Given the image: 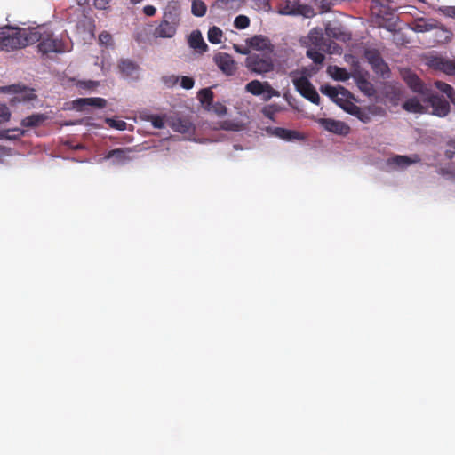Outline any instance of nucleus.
Returning a JSON list of instances; mask_svg holds the SVG:
<instances>
[{
    "label": "nucleus",
    "mask_w": 455,
    "mask_h": 455,
    "mask_svg": "<svg viewBox=\"0 0 455 455\" xmlns=\"http://www.w3.org/2000/svg\"><path fill=\"white\" fill-rule=\"evenodd\" d=\"M277 13L287 16L310 17L314 14V10L308 5L299 4V0H280L277 4Z\"/></svg>",
    "instance_id": "39448f33"
},
{
    "label": "nucleus",
    "mask_w": 455,
    "mask_h": 455,
    "mask_svg": "<svg viewBox=\"0 0 455 455\" xmlns=\"http://www.w3.org/2000/svg\"><path fill=\"white\" fill-rule=\"evenodd\" d=\"M342 108L344 110H346L347 113L356 116L358 119H360L364 124L369 123L371 119V114L367 110L354 104L353 102H350V101L346 102L342 106Z\"/></svg>",
    "instance_id": "f3484780"
},
{
    "label": "nucleus",
    "mask_w": 455,
    "mask_h": 455,
    "mask_svg": "<svg viewBox=\"0 0 455 455\" xmlns=\"http://www.w3.org/2000/svg\"><path fill=\"white\" fill-rule=\"evenodd\" d=\"M318 124L326 131L337 135H347L349 132V127L342 121L331 118H320Z\"/></svg>",
    "instance_id": "9b49d317"
},
{
    "label": "nucleus",
    "mask_w": 455,
    "mask_h": 455,
    "mask_svg": "<svg viewBox=\"0 0 455 455\" xmlns=\"http://www.w3.org/2000/svg\"><path fill=\"white\" fill-rule=\"evenodd\" d=\"M214 94L210 88H204L198 92V99L202 105L207 109L210 110V107L212 104Z\"/></svg>",
    "instance_id": "bb28decb"
},
{
    "label": "nucleus",
    "mask_w": 455,
    "mask_h": 455,
    "mask_svg": "<svg viewBox=\"0 0 455 455\" xmlns=\"http://www.w3.org/2000/svg\"><path fill=\"white\" fill-rule=\"evenodd\" d=\"M0 117L3 118L4 121H9L11 118V111L9 108L3 103H0Z\"/></svg>",
    "instance_id": "58836bf2"
},
{
    "label": "nucleus",
    "mask_w": 455,
    "mask_h": 455,
    "mask_svg": "<svg viewBox=\"0 0 455 455\" xmlns=\"http://www.w3.org/2000/svg\"><path fill=\"white\" fill-rule=\"evenodd\" d=\"M34 98H36V95L34 93V91L33 90H29L28 93L26 94L25 96H23V100H33Z\"/></svg>",
    "instance_id": "de8ad7c7"
},
{
    "label": "nucleus",
    "mask_w": 455,
    "mask_h": 455,
    "mask_svg": "<svg viewBox=\"0 0 455 455\" xmlns=\"http://www.w3.org/2000/svg\"><path fill=\"white\" fill-rule=\"evenodd\" d=\"M245 90L255 96L264 95V100H268L272 97H279L280 92L274 89L268 82H260L259 80H252L245 86Z\"/></svg>",
    "instance_id": "6e6552de"
},
{
    "label": "nucleus",
    "mask_w": 455,
    "mask_h": 455,
    "mask_svg": "<svg viewBox=\"0 0 455 455\" xmlns=\"http://www.w3.org/2000/svg\"><path fill=\"white\" fill-rule=\"evenodd\" d=\"M214 62L226 76H233L237 70V65L234 58L227 52H219L214 58Z\"/></svg>",
    "instance_id": "1a4fd4ad"
},
{
    "label": "nucleus",
    "mask_w": 455,
    "mask_h": 455,
    "mask_svg": "<svg viewBox=\"0 0 455 455\" xmlns=\"http://www.w3.org/2000/svg\"><path fill=\"white\" fill-rule=\"evenodd\" d=\"M47 119L44 114H33L23 118L20 122L21 126L28 128H35L42 124Z\"/></svg>",
    "instance_id": "5701e85b"
},
{
    "label": "nucleus",
    "mask_w": 455,
    "mask_h": 455,
    "mask_svg": "<svg viewBox=\"0 0 455 455\" xmlns=\"http://www.w3.org/2000/svg\"><path fill=\"white\" fill-rule=\"evenodd\" d=\"M250 25V19L245 15H238L234 21V26L238 29H244Z\"/></svg>",
    "instance_id": "2f4dec72"
},
{
    "label": "nucleus",
    "mask_w": 455,
    "mask_h": 455,
    "mask_svg": "<svg viewBox=\"0 0 455 455\" xmlns=\"http://www.w3.org/2000/svg\"><path fill=\"white\" fill-rule=\"evenodd\" d=\"M6 131H10V132H8V138H5V140H20L26 132L24 130L20 128L6 129Z\"/></svg>",
    "instance_id": "72a5a7b5"
},
{
    "label": "nucleus",
    "mask_w": 455,
    "mask_h": 455,
    "mask_svg": "<svg viewBox=\"0 0 455 455\" xmlns=\"http://www.w3.org/2000/svg\"><path fill=\"white\" fill-rule=\"evenodd\" d=\"M273 134L283 140H303L304 135L297 131L285 129L282 127H275L273 131Z\"/></svg>",
    "instance_id": "412c9836"
},
{
    "label": "nucleus",
    "mask_w": 455,
    "mask_h": 455,
    "mask_svg": "<svg viewBox=\"0 0 455 455\" xmlns=\"http://www.w3.org/2000/svg\"><path fill=\"white\" fill-rule=\"evenodd\" d=\"M155 128L162 129L164 125V117L157 115H151L148 119Z\"/></svg>",
    "instance_id": "c9c22d12"
},
{
    "label": "nucleus",
    "mask_w": 455,
    "mask_h": 455,
    "mask_svg": "<svg viewBox=\"0 0 455 455\" xmlns=\"http://www.w3.org/2000/svg\"><path fill=\"white\" fill-rule=\"evenodd\" d=\"M99 41L101 44L108 45L112 42V36L108 32L103 31L99 35Z\"/></svg>",
    "instance_id": "ea45409f"
},
{
    "label": "nucleus",
    "mask_w": 455,
    "mask_h": 455,
    "mask_svg": "<svg viewBox=\"0 0 455 455\" xmlns=\"http://www.w3.org/2000/svg\"><path fill=\"white\" fill-rule=\"evenodd\" d=\"M246 68L251 72L262 75L270 72L274 68L273 60L269 55L252 53L245 60Z\"/></svg>",
    "instance_id": "20e7f679"
},
{
    "label": "nucleus",
    "mask_w": 455,
    "mask_h": 455,
    "mask_svg": "<svg viewBox=\"0 0 455 455\" xmlns=\"http://www.w3.org/2000/svg\"><path fill=\"white\" fill-rule=\"evenodd\" d=\"M106 123L109 127L115 128L119 131H124L126 129L127 124L123 120H115L113 118H106Z\"/></svg>",
    "instance_id": "473e14b6"
},
{
    "label": "nucleus",
    "mask_w": 455,
    "mask_h": 455,
    "mask_svg": "<svg viewBox=\"0 0 455 455\" xmlns=\"http://www.w3.org/2000/svg\"><path fill=\"white\" fill-rule=\"evenodd\" d=\"M405 82L413 92L419 93L420 96H426L430 91L415 74H409L405 76Z\"/></svg>",
    "instance_id": "6ab92c4d"
},
{
    "label": "nucleus",
    "mask_w": 455,
    "mask_h": 455,
    "mask_svg": "<svg viewBox=\"0 0 455 455\" xmlns=\"http://www.w3.org/2000/svg\"><path fill=\"white\" fill-rule=\"evenodd\" d=\"M222 36L223 32L220 28L213 26L209 28L208 40L210 43L214 44H220L221 42Z\"/></svg>",
    "instance_id": "c85d7f7f"
},
{
    "label": "nucleus",
    "mask_w": 455,
    "mask_h": 455,
    "mask_svg": "<svg viewBox=\"0 0 455 455\" xmlns=\"http://www.w3.org/2000/svg\"><path fill=\"white\" fill-rule=\"evenodd\" d=\"M143 12L145 15L151 17L156 14V9L153 5H146L143 8Z\"/></svg>",
    "instance_id": "49530a36"
},
{
    "label": "nucleus",
    "mask_w": 455,
    "mask_h": 455,
    "mask_svg": "<svg viewBox=\"0 0 455 455\" xmlns=\"http://www.w3.org/2000/svg\"><path fill=\"white\" fill-rule=\"evenodd\" d=\"M430 66L447 75L455 74V60H450L443 57H435L430 60Z\"/></svg>",
    "instance_id": "dca6fc26"
},
{
    "label": "nucleus",
    "mask_w": 455,
    "mask_h": 455,
    "mask_svg": "<svg viewBox=\"0 0 455 455\" xmlns=\"http://www.w3.org/2000/svg\"><path fill=\"white\" fill-rule=\"evenodd\" d=\"M320 91L323 94L331 98L334 102L339 104L341 108L344 105L342 100L344 98H347L350 93L349 92L342 86L339 88L333 87L331 85H323L320 88Z\"/></svg>",
    "instance_id": "f8f14e48"
},
{
    "label": "nucleus",
    "mask_w": 455,
    "mask_h": 455,
    "mask_svg": "<svg viewBox=\"0 0 455 455\" xmlns=\"http://www.w3.org/2000/svg\"><path fill=\"white\" fill-rule=\"evenodd\" d=\"M118 69L124 77H130L132 79H138L140 67L134 61L124 59L118 63Z\"/></svg>",
    "instance_id": "2eb2a0df"
},
{
    "label": "nucleus",
    "mask_w": 455,
    "mask_h": 455,
    "mask_svg": "<svg viewBox=\"0 0 455 455\" xmlns=\"http://www.w3.org/2000/svg\"><path fill=\"white\" fill-rule=\"evenodd\" d=\"M445 156L447 158L451 159L454 156V151L451 150H446Z\"/></svg>",
    "instance_id": "8fccbe9b"
},
{
    "label": "nucleus",
    "mask_w": 455,
    "mask_h": 455,
    "mask_svg": "<svg viewBox=\"0 0 455 455\" xmlns=\"http://www.w3.org/2000/svg\"><path fill=\"white\" fill-rule=\"evenodd\" d=\"M206 4L201 0L192 2L191 12L196 17H203L206 12Z\"/></svg>",
    "instance_id": "c756f323"
},
{
    "label": "nucleus",
    "mask_w": 455,
    "mask_h": 455,
    "mask_svg": "<svg viewBox=\"0 0 455 455\" xmlns=\"http://www.w3.org/2000/svg\"><path fill=\"white\" fill-rule=\"evenodd\" d=\"M333 36H334V37H336V38H338V35H337V34H335V33L333 34Z\"/></svg>",
    "instance_id": "864d4df0"
},
{
    "label": "nucleus",
    "mask_w": 455,
    "mask_h": 455,
    "mask_svg": "<svg viewBox=\"0 0 455 455\" xmlns=\"http://www.w3.org/2000/svg\"><path fill=\"white\" fill-rule=\"evenodd\" d=\"M442 12L447 17L455 18V6H445Z\"/></svg>",
    "instance_id": "c03bdc74"
},
{
    "label": "nucleus",
    "mask_w": 455,
    "mask_h": 455,
    "mask_svg": "<svg viewBox=\"0 0 455 455\" xmlns=\"http://www.w3.org/2000/svg\"><path fill=\"white\" fill-rule=\"evenodd\" d=\"M419 162H420V157L418 155H414L412 156L396 155L387 160V164L389 165H395L402 169Z\"/></svg>",
    "instance_id": "a211bd4d"
},
{
    "label": "nucleus",
    "mask_w": 455,
    "mask_h": 455,
    "mask_svg": "<svg viewBox=\"0 0 455 455\" xmlns=\"http://www.w3.org/2000/svg\"><path fill=\"white\" fill-rule=\"evenodd\" d=\"M40 35L38 38V50L44 54L50 52H63L65 51L64 43L54 38L52 33L47 31L44 27L33 28Z\"/></svg>",
    "instance_id": "7ed1b4c3"
},
{
    "label": "nucleus",
    "mask_w": 455,
    "mask_h": 455,
    "mask_svg": "<svg viewBox=\"0 0 455 455\" xmlns=\"http://www.w3.org/2000/svg\"><path fill=\"white\" fill-rule=\"evenodd\" d=\"M277 108L275 105H269L264 108L263 114L266 117L273 119L274 115L277 111Z\"/></svg>",
    "instance_id": "79ce46f5"
},
{
    "label": "nucleus",
    "mask_w": 455,
    "mask_h": 455,
    "mask_svg": "<svg viewBox=\"0 0 455 455\" xmlns=\"http://www.w3.org/2000/svg\"><path fill=\"white\" fill-rule=\"evenodd\" d=\"M77 85L83 89L92 90L98 85V83H96L94 81H91V80L80 81V82H78Z\"/></svg>",
    "instance_id": "37998d69"
},
{
    "label": "nucleus",
    "mask_w": 455,
    "mask_h": 455,
    "mask_svg": "<svg viewBox=\"0 0 455 455\" xmlns=\"http://www.w3.org/2000/svg\"><path fill=\"white\" fill-rule=\"evenodd\" d=\"M247 43L251 48L258 51L273 50V46L270 43V40L267 37L263 36L261 35L254 36L250 40H248Z\"/></svg>",
    "instance_id": "4be33fe9"
},
{
    "label": "nucleus",
    "mask_w": 455,
    "mask_h": 455,
    "mask_svg": "<svg viewBox=\"0 0 455 455\" xmlns=\"http://www.w3.org/2000/svg\"><path fill=\"white\" fill-rule=\"evenodd\" d=\"M21 86L19 85V84H12V85H10V86H4V87H1L0 88V92H14V93H19V92H21Z\"/></svg>",
    "instance_id": "a19ab883"
},
{
    "label": "nucleus",
    "mask_w": 455,
    "mask_h": 455,
    "mask_svg": "<svg viewBox=\"0 0 455 455\" xmlns=\"http://www.w3.org/2000/svg\"><path fill=\"white\" fill-rule=\"evenodd\" d=\"M328 73L336 81H347L349 79L350 75L346 68H339L338 66H330L328 68Z\"/></svg>",
    "instance_id": "393cba45"
},
{
    "label": "nucleus",
    "mask_w": 455,
    "mask_h": 455,
    "mask_svg": "<svg viewBox=\"0 0 455 455\" xmlns=\"http://www.w3.org/2000/svg\"><path fill=\"white\" fill-rule=\"evenodd\" d=\"M194 84H195V81L192 77L185 76H181L180 85L182 88L189 90V89L193 88Z\"/></svg>",
    "instance_id": "4c0bfd02"
},
{
    "label": "nucleus",
    "mask_w": 455,
    "mask_h": 455,
    "mask_svg": "<svg viewBox=\"0 0 455 455\" xmlns=\"http://www.w3.org/2000/svg\"><path fill=\"white\" fill-rule=\"evenodd\" d=\"M110 0H94V6L97 9L104 10L106 9L107 5L109 4Z\"/></svg>",
    "instance_id": "a18cd8bd"
},
{
    "label": "nucleus",
    "mask_w": 455,
    "mask_h": 455,
    "mask_svg": "<svg viewBox=\"0 0 455 455\" xmlns=\"http://www.w3.org/2000/svg\"><path fill=\"white\" fill-rule=\"evenodd\" d=\"M140 1H141V0H131V2H132V4H138V3H140Z\"/></svg>",
    "instance_id": "603ef678"
},
{
    "label": "nucleus",
    "mask_w": 455,
    "mask_h": 455,
    "mask_svg": "<svg viewBox=\"0 0 455 455\" xmlns=\"http://www.w3.org/2000/svg\"><path fill=\"white\" fill-rule=\"evenodd\" d=\"M173 131L180 133H188L192 129V124L187 119L177 118L171 124Z\"/></svg>",
    "instance_id": "a878e982"
},
{
    "label": "nucleus",
    "mask_w": 455,
    "mask_h": 455,
    "mask_svg": "<svg viewBox=\"0 0 455 455\" xmlns=\"http://www.w3.org/2000/svg\"><path fill=\"white\" fill-rule=\"evenodd\" d=\"M435 86L445 94L451 102L455 104V90L450 84L442 81H436L435 82Z\"/></svg>",
    "instance_id": "cd10ccee"
},
{
    "label": "nucleus",
    "mask_w": 455,
    "mask_h": 455,
    "mask_svg": "<svg viewBox=\"0 0 455 455\" xmlns=\"http://www.w3.org/2000/svg\"><path fill=\"white\" fill-rule=\"evenodd\" d=\"M453 148L455 149V141L452 142Z\"/></svg>",
    "instance_id": "5fc2aeb1"
},
{
    "label": "nucleus",
    "mask_w": 455,
    "mask_h": 455,
    "mask_svg": "<svg viewBox=\"0 0 455 455\" xmlns=\"http://www.w3.org/2000/svg\"><path fill=\"white\" fill-rule=\"evenodd\" d=\"M358 85L359 88L368 95H371L373 92L372 84L365 79H360L358 81Z\"/></svg>",
    "instance_id": "e433bc0d"
},
{
    "label": "nucleus",
    "mask_w": 455,
    "mask_h": 455,
    "mask_svg": "<svg viewBox=\"0 0 455 455\" xmlns=\"http://www.w3.org/2000/svg\"><path fill=\"white\" fill-rule=\"evenodd\" d=\"M293 84L296 90L307 100L315 105L320 104V96L313 86L312 83L306 77L300 76L293 79Z\"/></svg>",
    "instance_id": "0eeeda50"
},
{
    "label": "nucleus",
    "mask_w": 455,
    "mask_h": 455,
    "mask_svg": "<svg viewBox=\"0 0 455 455\" xmlns=\"http://www.w3.org/2000/svg\"><path fill=\"white\" fill-rule=\"evenodd\" d=\"M188 44L196 52L203 53L207 51L208 45L203 39L199 30H194L188 37Z\"/></svg>",
    "instance_id": "aec40b11"
},
{
    "label": "nucleus",
    "mask_w": 455,
    "mask_h": 455,
    "mask_svg": "<svg viewBox=\"0 0 455 455\" xmlns=\"http://www.w3.org/2000/svg\"><path fill=\"white\" fill-rule=\"evenodd\" d=\"M427 113L444 117L450 113L449 102L438 94L429 91L427 94Z\"/></svg>",
    "instance_id": "423d86ee"
},
{
    "label": "nucleus",
    "mask_w": 455,
    "mask_h": 455,
    "mask_svg": "<svg viewBox=\"0 0 455 455\" xmlns=\"http://www.w3.org/2000/svg\"><path fill=\"white\" fill-rule=\"evenodd\" d=\"M180 22V10L176 3L169 4L163 18L154 29L153 36L156 38H172L175 36Z\"/></svg>",
    "instance_id": "f03ea898"
},
{
    "label": "nucleus",
    "mask_w": 455,
    "mask_h": 455,
    "mask_svg": "<svg viewBox=\"0 0 455 455\" xmlns=\"http://www.w3.org/2000/svg\"><path fill=\"white\" fill-rule=\"evenodd\" d=\"M210 110L213 111L219 116H225L228 112L227 107L220 102H212V104L210 107Z\"/></svg>",
    "instance_id": "f704fd0d"
},
{
    "label": "nucleus",
    "mask_w": 455,
    "mask_h": 455,
    "mask_svg": "<svg viewBox=\"0 0 455 455\" xmlns=\"http://www.w3.org/2000/svg\"><path fill=\"white\" fill-rule=\"evenodd\" d=\"M366 56L371 66L379 69L382 74L387 69V66L384 63V60L377 52H368Z\"/></svg>",
    "instance_id": "b1692460"
},
{
    "label": "nucleus",
    "mask_w": 455,
    "mask_h": 455,
    "mask_svg": "<svg viewBox=\"0 0 455 455\" xmlns=\"http://www.w3.org/2000/svg\"><path fill=\"white\" fill-rule=\"evenodd\" d=\"M132 152L130 148L112 149L105 156V159H112L113 164L123 165L132 160Z\"/></svg>",
    "instance_id": "ddd939ff"
},
{
    "label": "nucleus",
    "mask_w": 455,
    "mask_h": 455,
    "mask_svg": "<svg viewBox=\"0 0 455 455\" xmlns=\"http://www.w3.org/2000/svg\"><path fill=\"white\" fill-rule=\"evenodd\" d=\"M235 49L238 52H241V53H243V54H245V53H246V52H243V51H241V50H240V48H238L237 46H235Z\"/></svg>",
    "instance_id": "3c124183"
},
{
    "label": "nucleus",
    "mask_w": 455,
    "mask_h": 455,
    "mask_svg": "<svg viewBox=\"0 0 455 455\" xmlns=\"http://www.w3.org/2000/svg\"><path fill=\"white\" fill-rule=\"evenodd\" d=\"M307 56L315 64H322L325 59L324 55L316 49L309 48L307 51Z\"/></svg>",
    "instance_id": "7c9ffc66"
},
{
    "label": "nucleus",
    "mask_w": 455,
    "mask_h": 455,
    "mask_svg": "<svg viewBox=\"0 0 455 455\" xmlns=\"http://www.w3.org/2000/svg\"><path fill=\"white\" fill-rule=\"evenodd\" d=\"M403 108L410 113L427 114V96L411 97L403 103Z\"/></svg>",
    "instance_id": "9d476101"
},
{
    "label": "nucleus",
    "mask_w": 455,
    "mask_h": 455,
    "mask_svg": "<svg viewBox=\"0 0 455 455\" xmlns=\"http://www.w3.org/2000/svg\"><path fill=\"white\" fill-rule=\"evenodd\" d=\"M8 132H10V131H6V130L0 131V140H5V138H8Z\"/></svg>",
    "instance_id": "09e8293b"
},
{
    "label": "nucleus",
    "mask_w": 455,
    "mask_h": 455,
    "mask_svg": "<svg viewBox=\"0 0 455 455\" xmlns=\"http://www.w3.org/2000/svg\"><path fill=\"white\" fill-rule=\"evenodd\" d=\"M73 108L77 111H84L88 107H95L98 108H103L106 107L107 100L103 98H80L75 100L73 102Z\"/></svg>",
    "instance_id": "4468645a"
},
{
    "label": "nucleus",
    "mask_w": 455,
    "mask_h": 455,
    "mask_svg": "<svg viewBox=\"0 0 455 455\" xmlns=\"http://www.w3.org/2000/svg\"><path fill=\"white\" fill-rule=\"evenodd\" d=\"M39 37L38 32L32 28H15L8 34L4 30L0 47L7 52L14 51L37 43Z\"/></svg>",
    "instance_id": "f257e3e1"
}]
</instances>
